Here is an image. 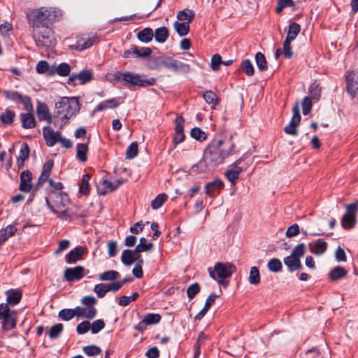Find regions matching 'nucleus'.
<instances>
[{
    "instance_id": "nucleus-35",
    "label": "nucleus",
    "mask_w": 358,
    "mask_h": 358,
    "mask_svg": "<svg viewBox=\"0 0 358 358\" xmlns=\"http://www.w3.org/2000/svg\"><path fill=\"white\" fill-rule=\"evenodd\" d=\"M139 41L143 43L151 41L154 37V33L151 28L147 27L139 31L137 34Z\"/></svg>"
},
{
    "instance_id": "nucleus-34",
    "label": "nucleus",
    "mask_w": 358,
    "mask_h": 358,
    "mask_svg": "<svg viewBox=\"0 0 358 358\" xmlns=\"http://www.w3.org/2000/svg\"><path fill=\"white\" fill-rule=\"evenodd\" d=\"M75 75L80 85H84L93 78V73L90 70H83L78 73H75Z\"/></svg>"
},
{
    "instance_id": "nucleus-17",
    "label": "nucleus",
    "mask_w": 358,
    "mask_h": 358,
    "mask_svg": "<svg viewBox=\"0 0 358 358\" xmlns=\"http://www.w3.org/2000/svg\"><path fill=\"white\" fill-rule=\"evenodd\" d=\"M43 135L46 145L49 147H52L59 141L61 133L59 131H55L49 126H45L43 128Z\"/></svg>"
},
{
    "instance_id": "nucleus-51",
    "label": "nucleus",
    "mask_w": 358,
    "mask_h": 358,
    "mask_svg": "<svg viewBox=\"0 0 358 358\" xmlns=\"http://www.w3.org/2000/svg\"><path fill=\"white\" fill-rule=\"evenodd\" d=\"M138 152V145L136 142L131 143L127 149L126 157L127 159H131L137 156Z\"/></svg>"
},
{
    "instance_id": "nucleus-1",
    "label": "nucleus",
    "mask_w": 358,
    "mask_h": 358,
    "mask_svg": "<svg viewBox=\"0 0 358 358\" xmlns=\"http://www.w3.org/2000/svg\"><path fill=\"white\" fill-rule=\"evenodd\" d=\"M60 10L53 7H41L31 10L27 14L28 23L32 30L50 26L62 18Z\"/></svg>"
},
{
    "instance_id": "nucleus-28",
    "label": "nucleus",
    "mask_w": 358,
    "mask_h": 358,
    "mask_svg": "<svg viewBox=\"0 0 358 358\" xmlns=\"http://www.w3.org/2000/svg\"><path fill=\"white\" fill-rule=\"evenodd\" d=\"M20 120L22 126L24 129H32L36 127V121L33 112H27V113L20 114Z\"/></svg>"
},
{
    "instance_id": "nucleus-37",
    "label": "nucleus",
    "mask_w": 358,
    "mask_h": 358,
    "mask_svg": "<svg viewBox=\"0 0 358 358\" xmlns=\"http://www.w3.org/2000/svg\"><path fill=\"white\" fill-rule=\"evenodd\" d=\"M16 231L17 229L15 226L10 224L0 230V238L5 243L10 237L13 236Z\"/></svg>"
},
{
    "instance_id": "nucleus-24",
    "label": "nucleus",
    "mask_w": 358,
    "mask_h": 358,
    "mask_svg": "<svg viewBox=\"0 0 358 358\" xmlns=\"http://www.w3.org/2000/svg\"><path fill=\"white\" fill-rule=\"evenodd\" d=\"M75 315L82 317L89 320L94 318L96 315L97 310L94 307H80L77 306L74 308Z\"/></svg>"
},
{
    "instance_id": "nucleus-2",
    "label": "nucleus",
    "mask_w": 358,
    "mask_h": 358,
    "mask_svg": "<svg viewBox=\"0 0 358 358\" xmlns=\"http://www.w3.org/2000/svg\"><path fill=\"white\" fill-rule=\"evenodd\" d=\"M224 158L217 152V146L210 143L205 150L202 160L192 166V171L196 173L213 171L219 164L224 162Z\"/></svg>"
},
{
    "instance_id": "nucleus-15",
    "label": "nucleus",
    "mask_w": 358,
    "mask_h": 358,
    "mask_svg": "<svg viewBox=\"0 0 358 358\" xmlns=\"http://www.w3.org/2000/svg\"><path fill=\"white\" fill-rule=\"evenodd\" d=\"M152 54V50L148 47L138 48L136 45H131V48L124 52V57L129 58L131 56L137 58H145Z\"/></svg>"
},
{
    "instance_id": "nucleus-14",
    "label": "nucleus",
    "mask_w": 358,
    "mask_h": 358,
    "mask_svg": "<svg viewBox=\"0 0 358 358\" xmlns=\"http://www.w3.org/2000/svg\"><path fill=\"white\" fill-rule=\"evenodd\" d=\"M85 275V269L81 266H77L73 268H66L64 272V277L68 282L79 280Z\"/></svg>"
},
{
    "instance_id": "nucleus-7",
    "label": "nucleus",
    "mask_w": 358,
    "mask_h": 358,
    "mask_svg": "<svg viewBox=\"0 0 358 358\" xmlns=\"http://www.w3.org/2000/svg\"><path fill=\"white\" fill-rule=\"evenodd\" d=\"M69 202L67 194L62 192L52 191L46 198L47 206L53 213H57V209L64 208Z\"/></svg>"
},
{
    "instance_id": "nucleus-16",
    "label": "nucleus",
    "mask_w": 358,
    "mask_h": 358,
    "mask_svg": "<svg viewBox=\"0 0 358 358\" xmlns=\"http://www.w3.org/2000/svg\"><path fill=\"white\" fill-rule=\"evenodd\" d=\"M99 42V38L96 35H93L91 37H80L76 38V43L71 47L78 51H82L87 49L93 45Z\"/></svg>"
},
{
    "instance_id": "nucleus-39",
    "label": "nucleus",
    "mask_w": 358,
    "mask_h": 358,
    "mask_svg": "<svg viewBox=\"0 0 358 358\" xmlns=\"http://www.w3.org/2000/svg\"><path fill=\"white\" fill-rule=\"evenodd\" d=\"M15 117V112L6 109L5 112L0 114V120L3 124H12Z\"/></svg>"
},
{
    "instance_id": "nucleus-38",
    "label": "nucleus",
    "mask_w": 358,
    "mask_h": 358,
    "mask_svg": "<svg viewBox=\"0 0 358 358\" xmlns=\"http://www.w3.org/2000/svg\"><path fill=\"white\" fill-rule=\"evenodd\" d=\"M134 252L131 250H124L121 256V261L125 266H131L135 262Z\"/></svg>"
},
{
    "instance_id": "nucleus-47",
    "label": "nucleus",
    "mask_w": 358,
    "mask_h": 358,
    "mask_svg": "<svg viewBox=\"0 0 358 358\" xmlns=\"http://www.w3.org/2000/svg\"><path fill=\"white\" fill-rule=\"evenodd\" d=\"M203 98L208 104L212 105L213 107L218 103V97L215 93L212 91H207L203 94Z\"/></svg>"
},
{
    "instance_id": "nucleus-54",
    "label": "nucleus",
    "mask_w": 358,
    "mask_h": 358,
    "mask_svg": "<svg viewBox=\"0 0 358 358\" xmlns=\"http://www.w3.org/2000/svg\"><path fill=\"white\" fill-rule=\"evenodd\" d=\"M306 247L304 243H300L296 245L291 252V256L300 259L305 254Z\"/></svg>"
},
{
    "instance_id": "nucleus-9",
    "label": "nucleus",
    "mask_w": 358,
    "mask_h": 358,
    "mask_svg": "<svg viewBox=\"0 0 358 358\" xmlns=\"http://www.w3.org/2000/svg\"><path fill=\"white\" fill-rule=\"evenodd\" d=\"M156 59L159 65L171 69L175 72L187 73L190 70L189 64L182 63L170 57H158Z\"/></svg>"
},
{
    "instance_id": "nucleus-46",
    "label": "nucleus",
    "mask_w": 358,
    "mask_h": 358,
    "mask_svg": "<svg viewBox=\"0 0 358 358\" xmlns=\"http://www.w3.org/2000/svg\"><path fill=\"white\" fill-rule=\"evenodd\" d=\"M90 176L89 174H85L83 176L81 182L79 184L80 192L83 194L87 195L90 192L89 180Z\"/></svg>"
},
{
    "instance_id": "nucleus-64",
    "label": "nucleus",
    "mask_w": 358,
    "mask_h": 358,
    "mask_svg": "<svg viewBox=\"0 0 358 358\" xmlns=\"http://www.w3.org/2000/svg\"><path fill=\"white\" fill-rule=\"evenodd\" d=\"M19 102L24 106L27 112H33V104L29 96L22 95Z\"/></svg>"
},
{
    "instance_id": "nucleus-4",
    "label": "nucleus",
    "mask_w": 358,
    "mask_h": 358,
    "mask_svg": "<svg viewBox=\"0 0 358 358\" xmlns=\"http://www.w3.org/2000/svg\"><path fill=\"white\" fill-rule=\"evenodd\" d=\"M210 276L220 285L227 287L228 282L224 279L231 277L236 271V267L231 263L217 262L214 267L208 268Z\"/></svg>"
},
{
    "instance_id": "nucleus-10",
    "label": "nucleus",
    "mask_w": 358,
    "mask_h": 358,
    "mask_svg": "<svg viewBox=\"0 0 358 358\" xmlns=\"http://www.w3.org/2000/svg\"><path fill=\"white\" fill-rule=\"evenodd\" d=\"M211 143L217 146V152L224 158L233 155L235 152V145L230 138H214Z\"/></svg>"
},
{
    "instance_id": "nucleus-56",
    "label": "nucleus",
    "mask_w": 358,
    "mask_h": 358,
    "mask_svg": "<svg viewBox=\"0 0 358 358\" xmlns=\"http://www.w3.org/2000/svg\"><path fill=\"white\" fill-rule=\"evenodd\" d=\"M2 94L6 99L14 101H19L22 96L18 92L13 90H4Z\"/></svg>"
},
{
    "instance_id": "nucleus-45",
    "label": "nucleus",
    "mask_w": 358,
    "mask_h": 358,
    "mask_svg": "<svg viewBox=\"0 0 358 358\" xmlns=\"http://www.w3.org/2000/svg\"><path fill=\"white\" fill-rule=\"evenodd\" d=\"M194 17V13L191 10H183L180 11L177 15V18L180 21L187 20V22H191Z\"/></svg>"
},
{
    "instance_id": "nucleus-26",
    "label": "nucleus",
    "mask_w": 358,
    "mask_h": 358,
    "mask_svg": "<svg viewBox=\"0 0 358 358\" xmlns=\"http://www.w3.org/2000/svg\"><path fill=\"white\" fill-rule=\"evenodd\" d=\"M8 305L15 306L20 303L22 299V292L18 289H10L6 292Z\"/></svg>"
},
{
    "instance_id": "nucleus-48",
    "label": "nucleus",
    "mask_w": 358,
    "mask_h": 358,
    "mask_svg": "<svg viewBox=\"0 0 358 358\" xmlns=\"http://www.w3.org/2000/svg\"><path fill=\"white\" fill-rule=\"evenodd\" d=\"M120 273L114 270H110L102 273L99 275V280L102 281L114 280L118 278Z\"/></svg>"
},
{
    "instance_id": "nucleus-36",
    "label": "nucleus",
    "mask_w": 358,
    "mask_h": 358,
    "mask_svg": "<svg viewBox=\"0 0 358 358\" xmlns=\"http://www.w3.org/2000/svg\"><path fill=\"white\" fill-rule=\"evenodd\" d=\"M300 31H301V26L299 24H297L296 22L291 23L289 26V29H288V31H287V37H286L285 40H288L289 41H294L296 38L298 34H299Z\"/></svg>"
},
{
    "instance_id": "nucleus-27",
    "label": "nucleus",
    "mask_w": 358,
    "mask_h": 358,
    "mask_svg": "<svg viewBox=\"0 0 358 358\" xmlns=\"http://www.w3.org/2000/svg\"><path fill=\"white\" fill-rule=\"evenodd\" d=\"M119 99L113 98L100 102L94 109L93 112H100L108 108H115L120 105Z\"/></svg>"
},
{
    "instance_id": "nucleus-43",
    "label": "nucleus",
    "mask_w": 358,
    "mask_h": 358,
    "mask_svg": "<svg viewBox=\"0 0 358 358\" xmlns=\"http://www.w3.org/2000/svg\"><path fill=\"white\" fill-rule=\"evenodd\" d=\"M160 320L161 316L157 313H148L143 318V322L145 323V325H153L159 323Z\"/></svg>"
},
{
    "instance_id": "nucleus-11",
    "label": "nucleus",
    "mask_w": 358,
    "mask_h": 358,
    "mask_svg": "<svg viewBox=\"0 0 358 358\" xmlns=\"http://www.w3.org/2000/svg\"><path fill=\"white\" fill-rule=\"evenodd\" d=\"M292 117L289 123L284 128V131L289 135L296 136L298 134V127L301 122L299 106L296 103L292 108Z\"/></svg>"
},
{
    "instance_id": "nucleus-5",
    "label": "nucleus",
    "mask_w": 358,
    "mask_h": 358,
    "mask_svg": "<svg viewBox=\"0 0 358 358\" xmlns=\"http://www.w3.org/2000/svg\"><path fill=\"white\" fill-rule=\"evenodd\" d=\"M33 38L37 47L42 48H48L55 44V38L54 32L50 26L32 30Z\"/></svg>"
},
{
    "instance_id": "nucleus-50",
    "label": "nucleus",
    "mask_w": 358,
    "mask_h": 358,
    "mask_svg": "<svg viewBox=\"0 0 358 358\" xmlns=\"http://www.w3.org/2000/svg\"><path fill=\"white\" fill-rule=\"evenodd\" d=\"M63 331V324L61 323L56 324L51 327L48 336L51 339L57 338Z\"/></svg>"
},
{
    "instance_id": "nucleus-29",
    "label": "nucleus",
    "mask_w": 358,
    "mask_h": 358,
    "mask_svg": "<svg viewBox=\"0 0 358 358\" xmlns=\"http://www.w3.org/2000/svg\"><path fill=\"white\" fill-rule=\"evenodd\" d=\"M284 263L287 266L290 272H294L302 268V264L299 259L291 255L284 259Z\"/></svg>"
},
{
    "instance_id": "nucleus-60",
    "label": "nucleus",
    "mask_w": 358,
    "mask_h": 358,
    "mask_svg": "<svg viewBox=\"0 0 358 358\" xmlns=\"http://www.w3.org/2000/svg\"><path fill=\"white\" fill-rule=\"evenodd\" d=\"M58 316L62 320L69 321L76 316L74 309H63L59 312Z\"/></svg>"
},
{
    "instance_id": "nucleus-58",
    "label": "nucleus",
    "mask_w": 358,
    "mask_h": 358,
    "mask_svg": "<svg viewBox=\"0 0 358 358\" xmlns=\"http://www.w3.org/2000/svg\"><path fill=\"white\" fill-rule=\"evenodd\" d=\"M200 286L197 282L190 285L187 289V295L189 299H192L200 292Z\"/></svg>"
},
{
    "instance_id": "nucleus-62",
    "label": "nucleus",
    "mask_w": 358,
    "mask_h": 358,
    "mask_svg": "<svg viewBox=\"0 0 358 358\" xmlns=\"http://www.w3.org/2000/svg\"><path fill=\"white\" fill-rule=\"evenodd\" d=\"M71 68L67 63H62L56 67L55 72L61 76H66L70 73Z\"/></svg>"
},
{
    "instance_id": "nucleus-63",
    "label": "nucleus",
    "mask_w": 358,
    "mask_h": 358,
    "mask_svg": "<svg viewBox=\"0 0 358 358\" xmlns=\"http://www.w3.org/2000/svg\"><path fill=\"white\" fill-rule=\"evenodd\" d=\"M94 291L99 298H103L109 292L107 284L102 283L96 285Z\"/></svg>"
},
{
    "instance_id": "nucleus-19",
    "label": "nucleus",
    "mask_w": 358,
    "mask_h": 358,
    "mask_svg": "<svg viewBox=\"0 0 358 358\" xmlns=\"http://www.w3.org/2000/svg\"><path fill=\"white\" fill-rule=\"evenodd\" d=\"M347 90L352 98L358 91V72H350L346 76Z\"/></svg>"
},
{
    "instance_id": "nucleus-57",
    "label": "nucleus",
    "mask_w": 358,
    "mask_h": 358,
    "mask_svg": "<svg viewBox=\"0 0 358 358\" xmlns=\"http://www.w3.org/2000/svg\"><path fill=\"white\" fill-rule=\"evenodd\" d=\"M36 70L38 73H44L48 72L49 75L53 74L52 71H49V64L46 61L41 60L36 65Z\"/></svg>"
},
{
    "instance_id": "nucleus-3",
    "label": "nucleus",
    "mask_w": 358,
    "mask_h": 358,
    "mask_svg": "<svg viewBox=\"0 0 358 358\" xmlns=\"http://www.w3.org/2000/svg\"><path fill=\"white\" fill-rule=\"evenodd\" d=\"M79 109V101L76 97H62L55 105V113L62 119L63 124H66L67 120L76 115Z\"/></svg>"
},
{
    "instance_id": "nucleus-59",
    "label": "nucleus",
    "mask_w": 358,
    "mask_h": 358,
    "mask_svg": "<svg viewBox=\"0 0 358 358\" xmlns=\"http://www.w3.org/2000/svg\"><path fill=\"white\" fill-rule=\"evenodd\" d=\"M191 136L199 141H204L207 137L206 133L199 127L192 129Z\"/></svg>"
},
{
    "instance_id": "nucleus-21",
    "label": "nucleus",
    "mask_w": 358,
    "mask_h": 358,
    "mask_svg": "<svg viewBox=\"0 0 358 358\" xmlns=\"http://www.w3.org/2000/svg\"><path fill=\"white\" fill-rule=\"evenodd\" d=\"M32 174L28 171H23L20 174V184L19 189L24 192H29L32 189Z\"/></svg>"
},
{
    "instance_id": "nucleus-25",
    "label": "nucleus",
    "mask_w": 358,
    "mask_h": 358,
    "mask_svg": "<svg viewBox=\"0 0 358 358\" xmlns=\"http://www.w3.org/2000/svg\"><path fill=\"white\" fill-rule=\"evenodd\" d=\"M310 251L316 255L324 254L327 248V243L323 239H317V241L309 243Z\"/></svg>"
},
{
    "instance_id": "nucleus-33",
    "label": "nucleus",
    "mask_w": 358,
    "mask_h": 358,
    "mask_svg": "<svg viewBox=\"0 0 358 358\" xmlns=\"http://www.w3.org/2000/svg\"><path fill=\"white\" fill-rule=\"evenodd\" d=\"M169 36V31L168 28L166 27H162L157 28L154 33V36H155V40L158 43H164L166 41V39L168 38Z\"/></svg>"
},
{
    "instance_id": "nucleus-61",
    "label": "nucleus",
    "mask_w": 358,
    "mask_h": 358,
    "mask_svg": "<svg viewBox=\"0 0 358 358\" xmlns=\"http://www.w3.org/2000/svg\"><path fill=\"white\" fill-rule=\"evenodd\" d=\"M105 327V322L102 319H99L90 324V329L92 334H95L102 330Z\"/></svg>"
},
{
    "instance_id": "nucleus-18",
    "label": "nucleus",
    "mask_w": 358,
    "mask_h": 358,
    "mask_svg": "<svg viewBox=\"0 0 358 358\" xmlns=\"http://www.w3.org/2000/svg\"><path fill=\"white\" fill-rule=\"evenodd\" d=\"M185 120L182 116H178L176 118L175 123V136L173 137V143L175 145L182 142L185 138L184 134Z\"/></svg>"
},
{
    "instance_id": "nucleus-6",
    "label": "nucleus",
    "mask_w": 358,
    "mask_h": 358,
    "mask_svg": "<svg viewBox=\"0 0 358 358\" xmlns=\"http://www.w3.org/2000/svg\"><path fill=\"white\" fill-rule=\"evenodd\" d=\"M156 80L154 78H148L145 75H141L132 72H124L123 76L122 85L127 87H148L155 84Z\"/></svg>"
},
{
    "instance_id": "nucleus-20",
    "label": "nucleus",
    "mask_w": 358,
    "mask_h": 358,
    "mask_svg": "<svg viewBox=\"0 0 358 358\" xmlns=\"http://www.w3.org/2000/svg\"><path fill=\"white\" fill-rule=\"evenodd\" d=\"M53 166L54 162L52 159H49L43 164L41 174L38 179V182L36 184V187L38 189L41 187L42 185L50 179L49 177L53 168Z\"/></svg>"
},
{
    "instance_id": "nucleus-41",
    "label": "nucleus",
    "mask_w": 358,
    "mask_h": 358,
    "mask_svg": "<svg viewBox=\"0 0 358 358\" xmlns=\"http://www.w3.org/2000/svg\"><path fill=\"white\" fill-rule=\"evenodd\" d=\"M174 28L180 36H185L189 31V22L176 21L174 23Z\"/></svg>"
},
{
    "instance_id": "nucleus-52",
    "label": "nucleus",
    "mask_w": 358,
    "mask_h": 358,
    "mask_svg": "<svg viewBox=\"0 0 358 358\" xmlns=\"http://www.w3.org/2000/svg\"><path fill=\"white\" fill-rule=\"evenodd\" d=\"M167 197L168 196L166 194H160L157 195L151 203L152 208L155 210L159 208L166 201Z\"/></svg>"
},
{
    "instance_id": "nucleus-42",
    "label": "nucleus",
    "mask_w": 358,
    "mask_h": 358,
    "mask_svg": "<svg viewBox=\"0 0 358 358\" xmlns=\"http://www.w3.org/2000/svg\"><path fill=\"white\" fill-rule=\"evenodd\" d=\"M248 281L251 285H257L259 284L260 274L257 267H251L248 277Z\"/></svg>"
},
{
    "instance_id": "nucleus-44",
    "label": "nucleus",
    "mask_w": 358,
    "mask_h": 358,
    "mask_svg": "<svg viewBox=\"0 0 358 358\" xmlns=\"http://www.w3.org/2000/svg\"><path fill=\"white\" fill-rule=\"evenodd\" d=\"M255 62L260 71H264L268 69L266 57L262 52H259L255 55Z\"/></svg>"
},
{
    "instance_id": "nucleus-32",
    "label": "nucleus",
    "mask_w": 358,
    "mask_h": 358,
    "mask_svg": "<svg viewBox=\"0 0 358 358\" xmlns=\"http://www.w3.org/2000/svg\"><path fill=\"white\" fill-rule=\"evenodd\" d=\"M88 146L85 143H78L76 145V158L80 162H85L87 159Z\"/></svg>"
},
{
    "instance_id": "nucleus-8",
    "label": "nucleus",
    "mask_w": 358,
    "mask_h": 358,
    "mask_svg": "<svg viewBox=\"0 0 358 358\" xmlns=\"http://www.w3.org/2000/svg\"><path fill=\"white\" fill-rule=\"evenodd\" d=\"M0 320L2 323V329L9 331L14 329L17 324V313L11 310L8 303L0 304Z\"/></svg>"
},
{
    "instance_id": "nucleus-40",
    "label": "nucleus",
    "mask_w": 358,
    "mask_h": 358,
    "mask_svg": "<svg viewBox=\"0 0 358 358\" xmlns=\"http://www.w3.org/2000/svg\"><path fill=\"white\" fill-rule=\"evenodd\" d=\"M347 275L346 270L341 266L334 268L329 273V277L332 280H338Z\"/></svg>"
},
{
    "instance_id": "nucleus-22",
    "label": "nucleus",
    "mask_w": 358,
    "mask_h": 358,
    "mask_svg": "<svg viewBox=\"0 0 358 358\" xmlns=\"http://www.w3.org/2000/svg\"><path fill=\"white\" fill-rule=\"evenodd\" d=\"M36 115L40 121L45 120L49 124L52 122V115L50 113L49 108L45 103L38 102L36 106Z\"/></svg>"
},
{
    "instance_id": "nucleus-49",
    "label": "nucleus",
    "mask_w": 358,
    "mask_h": 358,
    "mask_svg": "<svg viewBox=\"0 0 358 358\" xmlns=\"http://www.w3.org/2000/svg\"><path fill=\"white\" fill-rule=\"evenodd\" d=\"M268 268L271 272H279L282 269V263L280 259L273 258L268 262Z\"/></svg>"
},
{
    "instance_id": "nucleus-53",
    "label": "nucleus",
    "mask_w": 358,
    "mask_h": 358,
    "mask_svg": "<svg viewBox=\"0 0 358 358\" xmlns=\"http://www.w3.org/2000/svg\"><path fill=\"white\" fill-rule=\"evenodd\" d=\"M241 69L248 76H252L254 75V66L249 59L243 60L241 65Z\"/></svg>"
},
{
    "instance_id": "nucleus-12",
    "label": "nucleus",
    "mask_w": 358,
    "mask_h": 358,
    "mask_svg": "<svg viewBox=\"0 0 358 358\" xmlns=\"http://www.w3.org/2000/svg\"><path fill=\"white\" fill-rule=\"evenodd\" d=\"M357 206L355 203H352L346 206V213L343 216L341 224L344 229L352 228L356 222L355 212Z\"/></svg>"
},
{
    "instance_id": "nucleus-31",
    "label": "nucleus",
    "mask_w": 358,
    "mask_h": 358,
    "mask_svg": "<svg viewBox=\"0 0 358 358\" xmlns=\"http://www.w3.org/2000/svg\"><path fill=\"white\" fill-rule=\"evenodd\" d=\"M224 183L220 179H215L206 185V193L210 196L215 194V191L223 188Z\"/></svg>"
},
{
    "instance_id": "nucleus-30",
    "label": "nucleus",
    "mask_w": 358,
    "mask_h": 358,
    "mask_svg": "<svg viewBox=\"0 0 358 358\" xmlns=\"http://www.w3.org/2000/svg\"><path fill=\"white\" fill-rule=\"evenodd\" d=\"M29 148L27 143H23L20 148L19 156L17 159V164L19 169L24 166L25 160L29 157Z\"/></svg>"
},
{
    "instance_id": "nucleus-13",
    "label": "nucleus",
    "mask_w": 358,
    "mask_h": 358,
    "mask_svg": "<svg viewBox=\"0 0 358 358\" xmlns=\"http://www.w3.org/2000/svg\"><path fill=\"white\" fill-rule=\"evenodd\" d=\"M123 182V180H117L113 182L107 179H101L97 186L98 193L101 195H106L115 191Z\"/></svg>"
},
{
    "instance_id": "nucleus-55",
    "label": "nucleus",
    "mask_w": 358,
    "mask_h": 358,
    "mask_svg": "<svg viewBox=\"0 0 358 358\" xmlns=\"http://www.w3.org/2000/svg\"><path fill=\"white\" fill-rule=\"evenodd\" d=\"M311 98L314 100H319L321 96V90L319 88V84L314 82L311 84L309 88Z\"/></svg>"
},
{
    "instance_id": "nucleus-23",
    "label": "nucleus",
    "mask_w": 358,
    "mask_h": 358,
    "mask_svg": "<svg viewBox=\"0 0 358 358\" xmlns=\"http://www.w3.org/2000/svg\"><path fill=\"white\" fill-rule=\"evenodd\" d=\"M86 252V248L82 246L77 247L71 250L65 257V260L68 264H74L80 260Z\"/></svg>"
}]
</instances>
